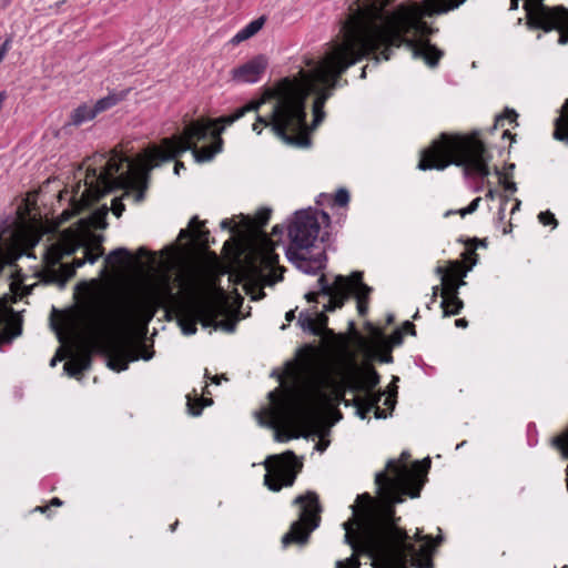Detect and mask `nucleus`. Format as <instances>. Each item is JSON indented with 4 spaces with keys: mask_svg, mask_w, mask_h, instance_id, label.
Returning a JSON list of instances; mask_svg holds the SVG:
<instances>
[{
    "mask_svg": "<svg viewBox=\"0 0 568 568\" xmlns=\"http://www.w3.org/2000/svg\"><path fill=\"white\" fill-rule=\"evenodd\" d=\"M416 10L405 3L393 11H385L375 2L358 8L342 23V41L332 43L321 61L306 60L311 71L301 69L297 77L283 78L272 88L271 95L275 100L272 111L267 116L257 115L253 130L260 134L258 125L263 124L288 145L308 146L310 139L301 135L306 128L308 95L316 94L313 103V126L316 128L325 118L324 105L338 87L342 74L381 48L384 50L374 57L375 63L379 62L381 55L389 60L393 47L406 45L414 58L423 59L430 68L437 67L444 52L428 39L437 29L419 20Z\"/></svg>",
    "mask_w": 568,
    "mask_h": 568,
    "instance_id": "1",
    "label": "nucleus"
},
{
    "mask_svg": "<svg viewBox=\"0 0 568 568\" xmlns=\"http://www.w3.org/2000/svg\"><path fill=\"white\" fill-rule=\"evenodd\" d=\"M386 470L394 477L386 471L375 476L379 500L368 493L357 496L356 504L352 506V518L343 524L346 531L344 541L354 551L368 555L375 568H408L409 557L413 567L434 568L430 547L422 545L416 549L395 516V505L404 501L406 495L418 497L424 481L394 459L387 462Z\"/></svg>",
    "mask_w": 568,
    "mask_h": 568,
    "instance_id": "2",
    "label": "nucleus"
},
{
    "mask_svg": "<svg viewBox=\"0 0 568 568\" xmlns=\"http://www.w3.org/2000/svg\"><path fill=\"white\" fill-rule=\"evenodd\" d=\"M161 297L155 292L132 295L129 302L114 312H104L97 303L87 305L83 329L90 341L103 343L108 353V366L122 372L129 363L143 358L149 361L154 351L143 343L125 338L136 324L148 325L160 306Z\"/></svg>",
    "mask_w": 568,
    "mask_h": 568,
    "instance_id": "3",
    "label": "nucleus"
},
{
    "mask_svg": "<svg viewBox=\"0 0 568 568\" xmlns=\"http://www.w3.org/2000/svg\"><path fill=\"white\" fill-rule=\"evenodd\" d=\"M153 159V146L144 154L139 155L135 161L116 152L106 161L104 169L98 172L97 168H89L84 180L85 190L78 201L72 197L71 209L61 213V221H69L93 202H98L106 193L121 189L129 182H140L149 178L152 169L158 165Z\"/></svg>",
    "mask_w": 568,
    "mask_h": 568,
    "instance_id": "4",
    "label": "nucleus"
},
{
    "mask_svg": "<svg viewBox=\"0 0 568 568\" xmlns=\"http://www.w3.org/2000/svg\"><path fill=\"white\" fill-rule=\"evenodd\" d=\"M491 159L484 143L476 136H462L442 133L429 148L423 151L418 169L444 170L450 164L463 166L464 175H489L488 162Z\"/></svg>",
    "mask_w": 568,
    "mask_h": 568,
    "instance_id": "5",
    "label": "nucleus"
},
{
    "mask_svg": "<svg viewBox=\"0 0 568 568\" xmlns=\"http://www.w3.org/2000/svg\"><path fill=\"white\" fill-rule=\"evenodd\" d=\"M211 136L210 125L204 120H195L186 124L181 135L164 138L161 145L153 146V159L158 162H166L179 158L186 151H192L196 162H209L215 154L222 151V138L213 139L212 145H206L201 149L196 146V142L205 141Z\"/></svg>",
    "mask_w": 568,
    "mask_h": 568,
    "instance_id": "6",
    "label": "nucleus"
},
{
    "mask_svg": "<svg viewBox=\"0 0 568 568\" xmlns=\"http://www.w3.org/2000/svg\"><path fill=\"white\" fill-rule=\"evenodd\" d=\"M355 378H358V366L352 354L349 357L325 359L311 392V403L306 404L311 414L313 410L331 404L332 398L326 392L328 389L334 393L337 403L343 400L346 406L351 405V402L345 399V393L347 389L349 390L348 382Z\"/></svg>",
    "mask_w": 568,
    "mask_h": 568,
    "instance_id": "7",
    "label": "nucleus"
},
{
    "mask_svg": "<svg viewBox=\"0 0 568 568\" xmlns=\"http://www.w3.org/2000/svg\"><path fill=\"white\" fill-rule=\"evenodd\" d=\"M230 311L229 301L222 287L210 288L204 294L192 296L178 305L179 325L185 335L196 333V324L210 327L216 315H226Z\"/></svg>",
    "mask_w": 568,
    "mask_h": 568,
    "instance_id": "8",
    "label": "nucleus"
},
{
    "mask_svg": "<svg viewBox=\"0 0 568 568\" xmlns=\"http://www.w3.org/2000/svg\"><path fill=\"white\" fill-rule=\"evenodd\" d=\"M261 266L252 262L246 270L248 284L257 288L252 300L258 301L265 297L264 285H273L283 280L284 267L278 266V255L275 253V243L264 231H260L258 243L255 251Z\"/></svg>",
    "mask_w": 568,
    "mask_h": 568,
    "instance_id": "9",
    "label": "nucleus"
},
{
    "mask_svg": "<svg viewBox=\"0 0 568 568\" xmlns=\"http://www.w3.org/2000/svg\"><path fill=\"white\" fill-rule=\"evenodd\" d=\"M258 423L262 426H283L287 430H293L294 434L276 430L274 438L276 442H285L290 438H297L301 436V430L305 428L311 419V409L305 403L300 400H290L280 405L274 412V422L267 423L262 412L255 413Z\"/></svg>",
    "mask_w": 568,
    "mask_h": 568,
    "instance_id": "10",
    "label": "nucleus"
},
{
    "mask_svg": "<svg viewBox=\"0 0 568 568\" xmlns=\"http://www.w3.org/2000/svg\"><path fill=\"white\" fill-rule=\"evenodd\" d=\"M294 504L302 505L300 519L291 525L290 530L283 536L282 544L287 547L291 544L305 545L311 532L318 527L322 511L318 496L314 491H307L294 499Z\"/></svg>",
    "mask_w": 568,
    "mask_h": 568,
    "instance_id": "11",
    "label": "nucleus"
},
{
    "mask_svg": "<svg viewBox=\"0 0 568 568\" xmlns=\"http://www.w3.org/2000/svg\"><path fill=\"white\" fill-rule=\"evenodd\" d=\"M266 474L264 484L270 490L280 491L283 487H290L294 484L297 474L303 464L297 460L292 450L280 455H271L264 462Z\"/></svg>",
    "mask_w": 568,
    "mask_h": 568,
    "instance_id": "12",
    "label": "nucleus"
},
{
    "mask_svg": "<svg viewBox=\"0 0 568 568\" xmlns=\"http://www.w3.org/2000/svg\"><path fill=\"white\" fill-rule=\"evenodd\" d=\"M320 229L317 217L310 210L297 211L288 226L290 247L295 251L310 250L318 237Z\"/></svg>",
    "mask_w": 568,
    "mask_h": 568,
    "instance_id": "13",
    "label": "nucleus"
},
{
    "mask_svg": "<svg viewBox=\"0 0 568 568\" xmlns=\"http://www.w3.org/2000/svg\"><path fill=\"white\" fill-rule=\"evenodd\" d=\"M524 9L527 13V27L529 29H541L549 32L557 26L562 16H568V9L564 6L548 7L542 0H526Z\"/></svg>",
    "mask_w": 568,
    "mask_h": 568,
    "instance_id": "14",
    "label": "nucleus"
},
{
    "mask_svg": "<svg viewBox=\"0 0 568 568\" xmlns=\"http://www.w3.org/2000/svg\"><path fill=\"white\" fill-rule=\"evenodd\" d=\"M379 382V374L371 365L363 369L358 367V378L348 382L349 390L365 394L362 398L366 405V413H369L375 406H378V403L384 396V392L374 390Z\"/></svg>",
    "mask_w": 568,
    "mask_h": 568,
    "instance_id": "15",
    "label": "nucleus"
},
{
    "mask_svg": "<svg viewBox=\"0 0 568 568\" xmlns=\"http://www.w3.org/2000/svg\"><path fill=\"white\" fill-rule=\"evenodd\" d=\"M315 323L321 327V335L327 343L326 359H337L342 357H349L348 339L344 334H336L332 328L327 327L328 316L325 312L316 314L314 317Z\"/></svg>",
    "mask_w": 568,
    "mask_h": 568,
    "instance_id": "16",
    "label": "nucleus"
},
{
    "mask_svg": "<svg viewBox=\"0 0 568 568\" xmlns=\"http://www.w3.org/2000/svg\"><path fill=\"white\" fill-rule=\"evenodd\" d=\"M271 90L268 89L265 92V95L258 101H252L244 106L239 108L233 114L223 115L215 120H204V122L210 125V134L213 139L221 138L225 126L233 124L235 121L241 119L247 112L258 111L262 104H264L268 99H274L271 95Z\"/></svg>",
    "mask_w": 568,
    "mask_h": 568,
    "instance_id": "17",
    "label": "nucleus"
},
{
    "mask_svg": "<svg viewBox=\"0 0 568 568\" xmlns=\"http://www.w3.org/2000/svg\"><path fill=\"white\" fill-rule=\"evenodd\" d=\"M468 270L460 261H450V275L443 284L440 295H453L457 308L446 312V314H459L463 310L464 302L458 297V290L466 284L463 277L466 276Z\"/></svg>",
    "mask_w": 568,
    "mask_h": 568,
    "instance_id": "18",
    "label": "nucleus"
},
{
    "mask_svg": "<svg viewBox=\"0 0 568 568\" xmlns=\"http://www.w3.org/2000/svg\"><path fill=\"white\" fill-rule=\"evenodd\" d=\"M465 0H423L422 2L413 1L406 4L409 9H417L419 20H424L426 17H434L447 13L460 4Z\"/></svg>",
    "mask_w": 568,
    "mask_h": 568,
    "instance_id": "19",
    "label": "nucleus"
},
{
    "mask_svg": "<svg viewBox=\"0 0 568 568\" xmlns=\"http://www.w3.org/2000/svg\"><path fill=\"white\" fill-rule=\"evenodd\" d=\"M267 68V59L260 54L252 58L246 63L232 70L233 79L237 82L254 83Z\"/></svg>",
    "mask_w": 568,
    "mask_h": 568,
    "instance_id": "20",
    "label": "nucleus"
},
{
    "mask_svg": "<svg viewBox=\"0 0 568 568\" xmlns=\"http://www.w3.org/2000/svg\"><path fill=\"white\" fill-rule=\"evenodd\" d=\"M62 253L54 251L50 260L51 267L48 268L43 274V282L48 284H59L61 287L75 275V270L70 264H61L59 268H54L57 264H60Z\"/></svg>",
    "mask_w": 568,
    "mask_h": 568,
    "instance_id": "21",
    "label": "nucleus"
},
{
    "mask_svg": "<svg viewBox=\"0 0 568 568\" xmlns=\"http://www.w3.org/2000/svg\"><path fill=\"white\" fill-rule=\"evenodd\" d=\"M286 256L291 262H293L301 271H303L306 274H316L318 271L325 267L326 254L324 251L314 256L308 257L305 254L300 253L298 251H295L292 247H288L286 251Z\"/></svg>",
    "mask_w": 568,
    "mask_h": 568,
    "instance_id": "22",
    "label": "nucleus"
},
{
    "mask_svg": "<svg viewBox=\"0 0 568 568\" xmlns=\"http://www.w3.org/2000/svg\"><path fill=\"white\" fill-rule=\"evenodd\" d=\"M352 283V295L357 300V311L361 316H365L368 312L369 294L372 287L363 282V272L355 271L349 276Z\"/></svg>",
    "mask_w": 568,
    "mask_h": 568,
    "instance_id": "23",
    "label": "nucleus"
},
{
    "mask_svg": "<svg viewBox=\"0 0 568 568\" xmlns=\"http://www.w3.org/2000/svg\"><path fill=\"white\" fill-rule=\"evenodd\" d=\"M327 304L324 305V312H333L341 308L345 301L352 296V283L348 276L337 275V292L327 295Z\"/></svg>",
    "mask_w": 568,
    "mask_h": 568,
    "instance_id": "24",
    "label": "nucleus"
},
{
    "mask_svg": "<svg viewBox=\"0 0 568 568\" xmlns=\"http://www.w3.org/2000/svg\"><path fill=\"white\" fill-rule=\"evenodd\" d=\"M202 222L199 221L197 216L191 219L189 227L180 231V239H187L190 236H194L197 244L201 246L203 251H207L210 247L209 235L210 232L207 230L201 231Z\"/></svg>",
    "mask_w": 568,
    "mask_h": 568,
    "instance_id": "25",
    "label": "nucleus"
},
{
    "mask_svg": "<svg viewBox=\"0 0 568 568\" xmlns=\"http://www.w3.org/2000/svg\"><path fill=\"white\" fill-rule=\"evenodd\" d=\"M91 367V355L87 351L81 352L75 357L68 361L63 368L65 373L75 378H80L84 371Z\"/></svg>",
    "mask_w": 568,
    "mask_h": 568,
    "instance_id": "26",
    "label": "nucleus"
},
{
    "mask_svg": "<svg viewBox=\"0 0 568 568\" xmlns=\"http://www.w3.org/2000/svg\"><path fill=\"white\" fill-rule=\"evenodd\" d=\"M95 116L92 105L82 103L71 112L70 120L63 125V130L67 131L70 126H80Z\"/></svg>",
    "mask_w": 568,
    "mask_h": 568,
    "instance_id": "27",
    "label": "nucleus"
},
{
    "mask_svg": "<svg viewBox=\"0 0 568 568\" xmlns=\"http://www.w3.org/2000/svg\"><path fill=\"white\" fill-rule=\"evenodd\" d=\"M554 138L558 141L568 142V99L565 101L561 113L555 120Z\"/></svg>",
    "mask_w": 568,
    "mask_h": 568,
    "instance_id": "28",
    "label": "nucleus"
},
{
    "mask_svg": "<svg viewBox=\"0 0 568 568\" xmlns=\"http://www.w3.org/2000/svg\"><path fill=\"white\" fill-rule=\"evenodd\" d=\"M265 23V18L260 17L253 21H251L245 28H243L240 32H237L234 38L232 39V42L237 44L242 41H245L256 34L262 27Z\"/></svg>",
    "mask_w": 568,
    "mask_h": 568,
    "instance_id": "29",
    "label": "nucleus"
},
{
    "mask_svg": "<svg viewBox=\"0 0 568 568\" xmlns=\"http://www.w3.org/2000/svg\"><path fill=\"white\" fill-rule=\"evenodd\" d=\"M123 99L122 94L111 93L102 99H99L93 105L95 115L109 110L118 104Z\"/></svg>",
    "mask_w": 568,
    "mask_h": 568,
    "instance_id": "30",
    "label": "nucleus"
},
{
    "mask_svg": "<svg viewBox=\"0 0 568 568\" xmlns=\"http://www.w3.org/2000/svg\"><path fill=\"white\" fill-rule=\"evenodd\" d=\"M376 334L381 347L388 348V351L395 346L402 345L404 341V332L402 329H396L388 338H386L379 331H376Z\"/></svg>",
    "mask_w": 568,
    "mask_h": 568,
    "instance_id": "31",
    "label": "nucleus"
},
{
    "mask_svg": "<svg viewBox=\"0 0 568 568\" xmlns=\"http://www.w3.org/2000/svg\"><path fill=\"white\" fill-rule=\"evenodd\" d=\"M297 324L304 329L308 331L314 336L321 335V327L315 323L314 317L308 312H301L297 318Z\"/></svg>",
    "mask_w": 568,
    "mask_h": 568,
    "instance_id": "32",
    "label": "nucleus"
},
{
    "mask_svg": "<svg viewBox=\"0 0 568 568\" xmlns=\"http://www.w3.org/2000/svg\"><path fill=\"white\" fill-rule=\"evenodd\" d=\"M317 284L320 287L318 292L324 296L337 292V276L335 277L334 283L329 284L326 276L322 274L317 280Z\"/></svg>",
    "mask_w": 568,
    "mask_h": 568,
    "instance_id": "33",
    "label": "nucleus"
},
{
    "mask_svg": "<svg viewBox=\"0 0 568 568\" xmlns=\"http://www.w3.org/2000/svg\"><path fill=\"white\" fill-rule=\"evenodd\" d=\"M150 176L145 180H142L140 182H129L126 183L124 186H122L121 189H135L138 187V192L135 194V202H142L144 200V196H145V190L148 189V181H149Z\"/></svg>",
    "mask_w": 568,
    "mask_h": 568,
    "instance_id": "34",
    "label": "nucleus"
},
{
    "mask_svg": "<svg viewBox=\"0 0 568 568\" xmlns=\"http://www.w3.org/2000/svg\"><path fill=\"white\" fill-rule=\"evenodd\" d=\"M221 315H216L213 317V321L210 322V327L212 326L214 329H222L227 333H233L236 328V321H217Z\"/></svg>",
    "mask_w": 568,
    "mask_h": 568,
    "instance_id": "35",
    "label": "nucleus"
},
{
    "mask_svg": "<svg viewBox=\"0 0 568 568\" xmlns=\"http://www.w3.org/2000/svg\"><path fill=\"white\" fill-rule=\"evenodd\" d=\"M122 258H132L131 252L125 247H118L105 257V263L120 262Z\"/></svg>",
    "mask_w": 568,
    "mask_h": 568,
    "instance_id": "36",
    "label": "nucleus"
},
{
    "mask_svg": "<svg viewBox=\"0 0 568 568\" xmlns=\"http://www.w3.org/2000/svg\"><path fill=\"white\" fill-rule=\"evenodd\" d=\"M558 20V23L556 27H554L552 30H558L560 32V36H559V39H558V42L560 44H566L568 43V16L560 18V19H557Z\"/></svg>",
    "mask_w": 568,
    "mask_h": 568,
    "instance_id": "37",
    "label": "nucleus"
},
{
    "mask_svg": "<svg viewBox=\"0 0 568 568\" xmlns=\"http://www.w3.org/2000/svg\"><path fill=\"white\" fill-rule=\"evenodd\" d=\"M517 116L518 114L516 113L515 110L506 109L504 114H499L496 116L494 129L498 126H504L505 121L515 122Z\"/></svg>",
    "mask_w": 568,
    "mask_h": 568,
    "instance_id": "38",
    "label": "nucleus"
},
{
    "mask_svg": "<svg viewBox=\"0 0 568 568\" xmlns=\"http://www.w3.org/2000/svg\"><path fill=\"white\" fill-rule=\"evenodd\" d=\"M415 538L416 540H425L426 542L424 545H428L430 547V551H432V557L434 556L435 551H436V548L442 544L443 541V537L442 536H438L436 539H433L432 536L429 535H426V536H422L419 534V531L416 532L415 535Z\"/></svg>",
    "mask_w": 568,
    "mask_h": 568,
    "instance_id": "39",
    "label": "nucleus"
},
{
    "mask_svg": "<svg viewBox=\"0 0 568 568\" xmlns=\"http://www.w3.org/2000/svg\"><path fill=\"white\" fill-rule=\"evenodd\" d=\"M108 215V207L103 206L102 210L97 211L92 215V223L98 229H105L108 223L105 221V217Z\"/></svg>",
    "mask_w": 568,
    "mask_h": 568,
    "instance_id": "40",
    "label": "nucleus"
},
{
    "mask_svg": "<svg viewBox=\"0 0 568 568\" xmlns=\"http://www.w3.org/2000/svg\"><path fill=\"white\" fill-rule=\"evenodd\" d=\"M480 201H481V197H476V199H474L470 202V204L467 207L460 209L458 211H447L445 216H448V215L454 214V213H458L460 216L464 217L467 214H471V213H474L478 209V205H479Z\"/></svg>",
    "mask_w": 568,
    "mask_h": 568,
    "instance_id": "41",
    "label": "nucleus"
},
{
    "mask_svg": "<svg viewBox=\"0 0 568 568\" xmlns=\"http://www.w3.org/2000/svg\"><path fill=\"white\" fill-rule=\"evenodd\" d=\"M200 403L201 404L195 405L189 398L187 407H189L190 414H192L193 416H199L202 413L203 406L211 405L213 403V400L211 398H201Z\"/></svg>",
    "mask_w": 568,
    "mask_h": 568,
    "instance_id": "42",
    "label": "nucleus"
},
{
    "mask_svg": "<svg viewBox=\"0 0 568 568\" xmlns=\"http://www.w3.org/2000/svg\"><path fill=\"white\" fill-rule=\"evenodd\" d=\"M443 301L440 303V307L443 308L444 316H453L454 314H446V312L456 310V304L453 295H440Z\"/></svg>",
    "mask_w": 568,
    "mask_h": 568,
    "instance_id": "43",
    "label": "nucleus"
},
{
    "mask_svg": "<svg viewBox=\"0 0 568 568\" xmlns=\"http://www.w3.org/2000/svg\"><path fill=\"white\" fill-rule=\"evenodd\" d=\"M334 202L341 207L346 206L349 202L348 191L346 189H339L335 194Z\"/></svg>",
    "mask_w": 568,
    "mask_h": 568,
    "instance_id": "44",
    "label": "nucleus"
},
{
    "mask_svg": "<svg viewBox=\"0 0 568 568\" xmlns=\"http://www.w3.org/2000/svg\"><path fill=\"white\" fill-rule=\"evenodd\" d=\"M272 211L270 209H263L258 211L256 215V225L258 229H263L271 219Z\"/></svg>",
    "mask_w": 568,
    "mask_h": 568,
    "instance_id": "45",
    "label": "nucleus"
},
{
    "mask_svg": "<svg viewBox=\"0 0 568 568\" xmlns=\"http://www.w3.org/2000/svg\"><path fill=\"white\" fill-rule=\"evenodd\" d=\"M352 405L356 407L357 415L361 418L364 419L369 414V413H366V405H365L364 399L362 398V396L354 397V399L352 400Z\"/></svg>",
    "mask_w": 568,
    "mask_h": 568,
    "instance_id": "46",
    "label": "nucleus"
},
{
    "mask_svg": "<svg viewBox=\"0 0 568 568\" xmlns=\"http://www.w3.org/2000/svg\"><path fill=\"white\" fill-rule=\"evenodd\" d=\"M538 220L544 225L551 224L555 227L558 224L557 220L555 219V215L549 211L540 212L538 215Z\"/></svg>",
    "mask_w": 568,
    "mask_h": 568,
    "instance_id": "47",
    "label": "nucleus"
},
{
    "mask_svg": "<svg viewBox=\"0 0 568 568\" xmlns=\"http://www.w3.org/2000/svg\"><path fill=\"white\" fill-rule=\"evenodd\" d=\"M111 210L116 217H120L122 215V213L125 210V206L122 203L121 197L113 199Z\"/></svg>",
    "mask_w": 568,
    "mask_h": 568,
    "instance_id": "48",
    "label": "nucleus"
},
{
    "mask_svg": "<svg viewBox=\"0 0 568 568\" xmlns=\"http://www.w3.org/2000/svg\"><path fill=\"white\" fill-rule=\"evenodd\" d=\"M98 250L100 251L99 253H93L92 251L87 250L85 251V258H84L85 262H89L90 264H94L98 261V258L100 257V255L102 254V251H103L102 246H100V245L98 246Z\"/></svg>",
    "mask_w": 568,
    "mask_h": 568,
    "instance_id": "49",
    "label": "nucleus"
},
{
    "mask_svg": "<svg viewBox=\"0 0 568 568\" xmlns=\"http://www.w3.org/2000/svg\"><path fill=\"white\" fill-rule=\"evenodd\" d=\"M435 273L440 276L442 285L449 278L450 275V266L448 270H445L443 266H437L435 268Z\"/></svg>",
    "mask_w": 568,
    "mask_h": 568,
    "instance_id": "50",
    "label": "nucleus"
},
{
    "mask_svg": "<svg viewBox=\"0 0 568 568\" xmlns=\"http://www.w3.org/2000/svg\"><path fill=\"white\" fill-rule=\"evenodd\" d=\"M396 396H397V386L394 385V395L389 394L388 397H386L384 404L388 406L392 410L395 408L396 404Z\"/></svg>",
    "mask_w": 568,
    "mask_h": 568,
    "instance_id": "51",
    "label": "nucleus"
},
{
    "mask_svg": "<svg viewBox=\"0 0 568 568\" xmlns=\"http://www.w3.org/2000/svg\"><path fill=\"white\" fill-rule=\"evenodd\" d=\"M345 568H361V561L357 557L352 556L347 558L345 561Z\"/></svg>",
    "mask_w": 568,
    "mask_h": 568,
    "instance_id": "52",
    "label": "nucleus"
},
{
    "mask_svg": "<svg viewBox=\"0 0 568 568\" xmlns=\"http://www.w3.org/2000/svg\"><path fill=\"white\" fill-rule=\"evenodd\" d=\"M403 329H404L406 333H408V334H410V335H413V336H415V335H416L415 325H414L412 322H409V321L404 322V324H403Z\"/></svg>",
    "mask_w": 568,
    "mask_h": 568,
    "instance_id": "53",
    "label": "nucleus"
},
{
    "mask_svg": "<svg viewBox=\"0 0 568 568\" xmlns=\"http://www.w3.org/2000/svg\"><path fill=\"white\" fill-rule=\"evenodd\" d=\"M385 349H386V353L381 356L379 361L383 363H392L393 362L392 349H389V351H388V348H385Z\"/></svg>",
    "mask_w": 568,
    "mask_h": 568,
    "instance_id": "54",
    "label": "nucleus"
},
{
    "mask_svg": "<svg viewBox=\"0 0 568 568\" xmlns=\"http://www.w3.org/2000/svg\"><path fill=\"white\" fill-rule=\"evenodd\" d=\"M318 295H322L320 292H308L305 294V298L307 302L313 303L317 302Z\"/></svg>",
    "mask_w": 568,
    "mask_h": 568,
    "instance_id": "55",
    "label": "nucleus"
},
{
    "mask_svg": "<svg viewBox=\"0 0 568 568\" xmlns=\"http://www.w3.org/2000/svg\"><path fill=\"white\" fill-rule=\"evenodd\" d=\"M504 183V189L510 193H514L517 191V186H516V183L515 182H511V181H506V182H503Z\"/></svg>",
    "mask_w": 568,
    "mask_h": 568,
    "instance_id": "56",
    "label": "nucleus"
},
{
    "mask_svg": "<svg viewBox=\"0 0 568 568\" xmlns=\"http://www.w3.org/2000/svg\"><path fill=\"white\" fill-rule=\"evenodd\" d=\"M205 377L206 378H210L209 376V372L207 369H205ZM221 379H227L225 375H215L213 377H211V381L214 383V384H220L221 383Z\"/></svg>",
    "mask_w": 568,
    "mask_h": 568,
    "instance_id": "57",
    "label": "nucleus"
},
{
    "mask_svg": "<svg viewBox=\"0 0 568 568\" xmlns=\"http://www.w3.org/2000/svg\"><path fill=\"white\" fill-rule=\"evenodd\" d=\"M375 417L376 418H386L387 417V413L382 409L379 406H375Z\"/></svg>",
    "mask_w": 568,
    "mask_h": 568,
    "instance_id": "58",
    "label": "nucleus"
},
{
    "mask_svg": "<svg viewBox=\"0 0 568 568\" xmlns=\"http://www.w3.org/2000/svg\"><path fill=\"white\" fill-rule=\"evenodd\" d=\"M221 227H222V229H224V230H230V231H233V230H234V226H233V224H232V221H231V220H227V219H225V220H223V221L221 222Z\"/></svg>",
    "mask_w": 568,
    "mask_h": 568,
    "instance_id": "59",
    "label": "nucleus"
},
{
    "mask_svg": "<svg viewBox=\"0 0 568 568\" xmlns=\"http://www.w3.org/2000/svg\"><path fill=\"white\" fill-rule=\"evenodd\" d=\"M85 263V260L83 258H74L73 263L70 264L72 267H74V270L79 268V267H82Z\"/></svg>",
    "mask_w": 568,
    "mask_h": 568,
    "instance_id": "60",
    "label": "nucleus"
},
{
    "mask_svg": "<svg viewBox=\"0 0 568 568\" xmlns=\"http://www.w3.org/2000/svg\"><path fill=\"white\" fill-rule=\"evenodd\" d=\"M514 169H515L514 163L507 164L506 172L504 173L505 179H508L509 176H511Z\"/></svg>",
    "mask_w": 568,
    "mask_h": 568,
    "instance_id": "61",
    "label": "nucleus"
},
{
    "mask_svg": "<svg viewBox=\"0 0 568 568\" xmlns=\"http://www.w3.org/2000/svg\"><path fill=\"white\" fill-rule=\"evenodd\" d=\"M455 325H456L457 327H463V328H465V327H467V326H468V321H467L466 318H458V320H456V321H455Z\"/></svg>",
    "mask_w": 568,
    "mask_h": 568,
    "instance_id": "62",
    "label": "nucleus"
},
{
    "mask_svg": "<svg viewBox=\"0 0 568 568\" xmlns=\"http://www.w3.org/2000/svg\"><path fill=\"white\" fill-rule=\"evenodd\" d=\"M272 233L274 235H282L284 233V226L282 225H275L272 230Z\"/></svg>",
    "mask_w": 568,
    "mask_h": 568,
    "instance_id": "63",
    "label": "nucleus"
},
{
    "mask_svg": "<svg viewBox=\"0 0 568 568\" xmlns=\"http://www.w3.org/2000/svg\"><path fill=\"white\" fill-rule=\"evenodd\" d=\"M181 169H185L184 163L181 161H176L174 164V173L180 174Z\"/></svg>",
    "mask_w": 568,
    "mask_h": 568,
    "instance_id": "64",
    "label": "nucleus"
}]
</instances>
